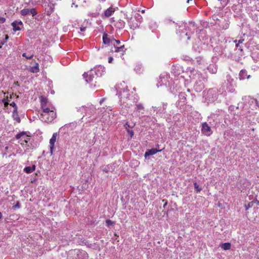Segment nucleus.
Wrapping results in <instances>:
<instances>
[{"label":"nucleus","instance_id":"obj_1","mask_svg":"<svg viewBox=\"0 0 259 259\" xmlns=\"http://www.w3.org/2000/svg\"><path fill=\"white\" fill-rule=\"evenodd\" d=\"M39 118L43 122L50 123L56 118V113L53 110L50 109H44V111H42Z\"/></svg>","mask_w":259,"mask_h":259},{"label":"nucleus","instance_id":"obj_2","mask_svg":"<svg viewBox=\"0 0 259 259\" xmlns=\"http://www.w3.org/2000/svg\"><path fill=\"white\" fill-rule=\"evenodd\" d=\"M79 110L80 111H84L85 115L89 117L91 116L92 115H94L96 113V109L93 105H91L89 107L82 106L80 107Z\"/></svg>","mask_w":259,"mask_h":259},{"label":"nucleus","instance_id":"obj_3","mask_svg":"<svg viewBox=\"0 0 259 259\" xmlns=\"http://www.w3.org/2000/svg\"><path fill=\"white\" fill-rule=\"evenodd\" d=\"M97 75L95 71L93 70H90L88 73H84L83 74V77L85 79V81L87 82L90 83L94 80L96 78Z\"/></svg>","mask_w":259,"mask_h":259},{"label":"nucleus","instance_id":"obj_4","mask_svg":"<svg viewBox=\"0 0 259 259\" xmlns=\"http://www.w3.org/2000/svg\"><path fill=\"white\" fill-rule=\"evenodd\" d=\"M113 41H115L117 44L116 45L114 44V48L115 50L112 51H114L115 52H121V54L123 55V52L125 51L124 49V45H120V41L119 40H116L113 38Z\"/></svg>","mask_w":259,"mask_h":259},{"label":"nucleus","instance_id":"obj_5","mask_svg":"<svg viewBox=\"0 0 259 259\" xmlns=\"http://www.w3.org/2000/svg\"><path fill=\"white\" fill-rule=\"evenodd\" d=\"M201 132L205 136H209L212 134L210 127L206 122L202 124Z\"/></svg>","mask_w":259,"mask_h":259},{"label":"nucleus","instance_id":"obj_6","mask_svg":"<svg viewBox=\"0 0 259 259\" xmlns=\"http://www.w3.org/2000/svg\"><path fill=\"white\" fill-rule=\"evenodd\" d=\"M57 136V133H54L53 134V136H52L51 139L50 140V153H51V155L53 154V150L54 148L55 143L56 141Z\"/></svg>","mask_w":259,"mask_h":259},{"label":"nucleus","instance_id":"obj_7","mask_svg":"<svg viewBox=\"0 0 259 259\" xmlns=\"http://www.w3.org/2000/svg\"><path fill=\"white\" fill-rule=\"evenodd\" d=\"M239 78L240 80H243L245 78L249 79L250 75L247 74V71L245 69H242L239 72Z\"/></svg>","mask_w":259,"mask_h":259},{"label":"nucleus","instance_id":"obj_8","mask_svg":"<svg viewBox=\"0 0 259 259\" xmlns=\"http://www.w3.org/2000/svg\"><path fill=\"white\" fill-rule=\"evenodd\" d=\"M161 151V150H157V149H154V148L149 149V150H148L145 153L144 156L145 158H146L147 156H149L150 155H153L156 154L157 152H160Z\"/></svg>","mask_w":259,"mask_h":259},{"label":"nucleus","instance_id":"obj_9","mask_svg":"<svg viewBox=\"0 0 259 259\" xmlns=\"http://www.w3.org/2000/svg\"><path fill=\"white\" fill-rule=\"evenodd\" d=\"M21 137H24V142L25 143H27L28 142L27 140L26 139H29V137L28 136H27V135H26V133L25 132H21L20 133H19V134H17L16 136V138L17 139H19L21 138Z\"/></svg>","mask_w":259,"mask_h":259},{"label":"nucleus","instance_id":"obj_10","mask_svg":"<svg viewBox=\"0 0 259 259\" xmlns=\"http://www.w3.org/2000/svg\"><path fill=\"white\" fill-rule=\"evenodd\" d=\"M115 12V9L112 7H110L104 12V16L108 18L112 15Z\"/></svg>","mask_w":259,"mask_h":259},{"label":"nucleus","instance_id":"obj_11","mask_svg":"<svg viewBox=\"0 0 259 259\" xmlns=\"http://www.w3.org/2000/svg\"><path fill=\"white\" fill-rule=\"evenodd\" d=\"M108 35L107 33H104L103 35V41L104 44H109L110 42L112 44V41H113V39H110L108 38Z\"/></svg>","mask_w":259,"mask_h":259},{"label":"nucleus","instance_id":"obj_12","mask_svg":"<svg viewBox=\"0 0 259 259\" xmlns=\"http://www.w3.org/2000/svg\"><path fill=\"white\" fill-rule=\"evenodd\" d=\"M195 89L196 91H201L204 88V84L203 82H197L194 86Z\"/></svg>","mask_w":259,"mask_h":259},{"label":"nucleus","instance_id":"obj_13","mask_svg":"<svg viewBox=\"0 0 259 259\" xmlns=\"http://www.w3.org/2000/svg\"><path fill=\"white\" fill-rule=\"evenodd\" d=\"M186 94L184 92H181L180 93L179 95L180 102L184 104L185 101H186Z\"/></svg>","mask_w":259,"mask_h":259},{"label":"nucleus","instance_id":"obj_14","mask_svg":"<svg viewBox=\"0 0 259 259\" xmlns=\"http://www.w3.org/2000/svg\"><path fill=\"white\" fill-rule=\"evenodd\" d=\"M39 71V65L37 63H36L35 65L33 67H31L29 71L33 73H37Z\"/></svg>","mask_w":259,"mask_h":259},{"label":"nucleus","instance_id":"obj_15","mask_svg":"<svg viewBox=\"0 0 259 259\" xmlns=\"http://www.w3.org/2000/svg\"><path fill=\"white\" fill-rule=\"evenodd\" d=\"M48 7L49 8V10L47 11V15H50L54 11V5L52 3H50L48 4Z\"/></svg>","mask_w":259,"mask_h":259},{"label":"nucleus","instance_id":"obj_16","mask_svg":"<svg viewBox=\"0 0 259 259\" xmlns=\"http://www.w3.org/2000/svg\"><path fill=\"white\" fill-rule=\"evenodd\" d=\"M221 246L224 250H229L231 248V245L230 243L227 242L222 244Z\"/></svg>","mask_w":259,"mask_h":259},{"label":"nucleus","instance_id":"obj_17","mask_svg":"<svg viewBox=\"0 0 259 259\" xmlns=\"http://www.w3.org/2000/svg\"><path fill=\"white\" fill-rule=\"evenodd\" d=\"M128 95V93L124 89H123L122 92L121 91H120V95L121 98H127Z\"/></svg>","mask_w":259,"mask_h":259},{"label":"nucleus","instance_id":"obj_18","mask_svg":"<svg viewBox=\"0 0 259 259\" xmlns=\"http://www.w3.org/2000/svg\"><path fill=\"white\" fill-rule=\"evenodd\" d=\"M12 25L13 27V29L14 31H16L20 30V28L17 26V21H15L14 22H13L12 23Z\"/></svg>","mask_w":259,"mask_h":259},{"label":"nucleus","instance_id":"obj_19","mask_svg":"<svg viewBox=\"0 0 259 259\" xmlns=\"http://www.w3.org/2000/svg\"><path fill=\"white\" fill-rule=\"evenodd\" d=\"M12 116L15 120H16L17 122H20L21 119L18 115V113H13Z\"/></svg>","mask_w":259,"mask_h":259},{"label":"nucleus","instance_id":"obj_20","mask_svg":"<svg viewBox=\"0 0 259 259\" xmlns=\"http://www.w3.org/2000/svg\"><path fill=\"white\" fill-rule=\"evenodd\" d=\"M21 14L23 16H26L29 14L28 9H24L21 11Z\"/></svg>","mask_w":259,"mask_h":259},{"label":"nucleus","instance_id":"obj_21","mask_svg":"<svg viewBox=\"0 0 259 259\" xmlns=\"http://www.w3.org/2000/svg\"><path fill=\"white\" fill-rule=\"evenodd\" d=\"M194 186L197 192H199L202 190V188L199 187L198 184L196 182L194 183Z\"/></svg>","mask_w":259,"mask_h":259},{"label":"nucleus","instance_id":"obj_22","mask_svg":"<svg viewBox=\"0 0 259 259\" xmlns=\"http://www.w3.org/2000/svg\"><path fill=\"white\" fill-rule=\"evenodd\" d=\"M8 97H6V98H5L4 99H3L2 100V102L4 103V106L5 107H8V105L9 104V99H8Z\"/></svg>","mask_w":259,"mask_h":259},{"label":"nucleus","instance_id":"obj_23","mask_svg":"<svg viewBox=\"0 0 259 259\" xmlns=\"http://www.w3.org/2000/svg\"><path fill=\"white\" fill-rule=\"evenodd\" d=\"M40 104H47L48 103V99L45 97L41 96L40 97Z\"/></svg>","mask_w":259,"mask_h":259},{"label":"nucleus","instance_id":"obj_24","mask_svg":"<svg viewBox=\"0 0 259 259\" xmlns=\"http://www.w3.org/2000/svg\"><path fill=\"white\" fill-rule=\"evenodd\" d=\"M24 171H25L27 174H30L33 172L31 169L30 166L25 167L24 169Z\"/></svg>","mask_w":259,"mask_h":259},{"label":"nucleus","instance_id":"obj_25","mask_svg":"<svg viewBox=\"0 0 259 259\" xmlns=\"http://www.w3.org/2000/svg\"><path fill=\"white\" fill-rule=\"evenodd\" d=\"M136 107L137 110L139 112L144 109V107L141 104L136 105Z\"/></svg>","mask_w":259,"mask_h":259},{"label":"nucleus","instance_id":"obj_26","mask_svg":"<svg viewBox=\"0 0 259 259\" xmlns=\"http://www.w3.org/2000/svg\"><path fill=\"white\" fill-rule=\"evenodd\" d=\"M244 41V39H240L238 41L237 40H234V42L236 43V47H239V45L240 44H242Z\"/></svg>","mask_w":259,"mask_h":259},{"label":"nucleus","instance_id":"obj_27","mask_svg":"<svg viewBox=\"0 0 259 259\" xmlns=\"http://www.w3.org/2000/svg\"><path fill=\"white\" fill-rule=\"evenodd\" d=\"M29 14H32V15L33 16H35L37 14V12H36L35 9L34 8L29 9Z\"/></svg>","mask_w":259,"mask_h":259},{"label":"nucleus","instance_id":"obj_28","mask_svg":"<svg viewBox=\"0 0 259 259\" xmlns=\"http://www.w3.org/2000/svg\"><path fill=\"white\" fill-rule=\"evenodd\" d=\"M135 124H133V125H130L128 122H126L125 124H124V127L125 128H126V130H127V129H128V128H133L134 126H135Z\"/></svg>","mask_w":259,"mask_h":259},{"label":"nucleus","instance_id":"obj_29","mask_svg":"<svg viewBox=\"0 0 259 259\" xmlns=\"http://www.w3.org/2000/svg\"><path fill=\"white\" fill-rule=\"evenodd\" d=\"M22 56L26 58L27 59H31L32 58L33 55H31L30 56H27L26 53H24L22 54Z\"/></svg>","mask_w":259,"mask_h":259},{"label":"nucleus","instance_id":"obj_30","mask_svg":"<svg viewBox=\"0 0 259 259\" xmlns=\"http://www.w3.org/2000/svg\"><path fill=\"white\" fill-rule=\"evenodd\" d=\"M106 223L108 226H111L114 224L113 222L110 220H107L106 221Z\"/></svg>","mask_w":259,"mask_h":259},{"label":"nucleus","instance_id":"obj_31","mask_svg":"<svg viewBox=\"0 0 259 259\" xmlns=\"http://www.w3.org/2000/svg\"><path fill=\"white\" fill-rule=\"evenodd\" d=\"M40 105H41V109L42 110V111H44V109H50L49 108L47 107V104H40Z\"/></svg>","mask_w":259,"mask_h":259},{"label":"nucleus","instance_id":"obj_32","mask_svg":"<svg viewBox=\"0 0 259 259\" xmlns=\"http://www.w3.org/2000/svg\"><path fill=\"white\" fill-rule=\"evenodd\" d=\"M13 208H20V204L19 201H17L16 204L13 206Z\"/></svg>","mask_w":259,"mask_h":259},{"label":"nucleus","instance_id":"obj_33","mask_svg":"<svg viewBox=\"0 0 259 259\" xmlns=\"http://www.w3.org/2000/svg\"><path fill=\"white\" fill-rule=\"evenodd\" d=\"M253 201L250 202L248 203V204L245 205L246 209H248L249 208L252 206Z\"/></svg>","mask_w":259,"mask_h":259},{"label":"nucleus","instance_id":"obj_34","mask_svg":"<svg viewBox=\"0 0 259 259\" xmlns=\"http://www.w3.org/2000/svg\"><path fill=\"white\" fill-rule=\"evenodd\" d=\"M127 133L131 135V137L132 138L134 135V132L132 130H130L129 129H127Z\"/></svg>","mask_w":259,"mask_h":259},{"label":"nucleus","instance_id":"obj_35","mask_svg":"<svg viewBox=\"0 0 259 259\" xmlns=\"http://www.w3.org/2000/svg\"><path fill=\"white\" fill-rule=\"evenodd\" d=\"M9 36L8 35H7V34L5 35V39L1 42H4V45L7 41V40L9 39Z\"/></svg>","mask_w":259,"mask_h":259},{"label":"nucleus","instance_id":"obj_36","mask_svg":"<svg viewBox=\"0 0 259 259\" xmlns=\"http://www.w3.org/2000/svg\"><path fill=\"white\" fill-rule=\"evenodd\" d=\"M6 19L4 17H0V23H3L5 22Z\"/></svg>","mask_w":259,"mask_h":259},{"label":"nucleus","instance_id":"obj_37","mask_svg":"<svg viewBox=\"0 0 259 259\" xmlns=\"http://www.w3.org/2000/svg\"><path fill=\"white\" fill-rule=\"evenodd\" d=\"M10 106H12L14 108H16L17 107L16 103L14 102H13L11 104H10Z\"/></svg>","mask_w":259,"mask_h":259},{"label":"nucleus","instance_id":"obj_38","mask_svg":"<svg viewBox=\"0 0 259 259\" xmlns=\"http://www.w3.org/2000/svg\"><path fill=\"white\" fill-rule=\"evenodd\" d=\"M162 202H164V203L163 204V207L165 208L166 207V206L167 205V200H166L165 199H163L162 200Z\"/></svg>","mask_w":259,"mask_h":259},{"label":"nucleus","instance_id":"obj_39","mask_svg":"<svg viewBox=\"0 0 259 259\" xmlns=\"http://www.w3.org/2000/svg\"><path fill=\"white\" fill-rule=\"evenodd\" d=\"M113 60V59L112 57H110L108 58V62L109 63H111Z\"/></svg>","mask_w":259,"mask_h":259},{"label":"nucleus","instance_id":"obj_40","mask_svg":"<svg viewBox=\"0 0 259 259\" xmlns=\"http://www.w3.org/2000/svg\"><path fill=\"white\" fill-rule=\"evenodd\" d=\"M30 167L32 171H33L35 170L36 166L35 165H33L32 166H30Z\"/></svg>","mask_w":259,"mask_h":259},{"label":"nucleus","instance_id":"obj_41","mask_svg":"<svg viewBox=\"0 0 259 259\" xmlns=\"http://www.w3.org/2000/svg\"><path fill=\"white\" fill-rule=\"evenodd\" d=\"M17 109H18L17 107H16V108H14L13 113H18Z\"/></svg>","mask_w":259,"mask_h":259},{"label":"nucleus","instance_id":"obj_42","mask_svg":"<svg viewBox=\"0 0 259 259\" xmlns=\"http://www.w3.org/2000/svg\"><path fill=\"white\" fill-rule=\"evenodd\" d=\"M85 29H86L85 27H80V30L81 31H83L85 30Z\"/></svg>","mask_w":259,"mask_h":259},{"label":"nucleus","instance_id":"obj_43","mask_svg":"<svg viewBox=\"0 0 259 259\" xmlns=\"http://www.w3.org/2000/svg\"><path fill=\"white\" fill-rule=\"evenodd\" d=\"M166 106H167V103H165V104L163 103V108L164 110L166 109Z\"/></svg>","mask_w":259,"mask_h":259},{"label":"nucleus","instance_id":"obj_44","mask_svg":"<svg viewBox=\"0 0 259 259\" xmlns=\"http://www.w3.org/2000/svg\"><path fill=\"white\" fill-rule=\"evenodd\" d=\"M238 50L240 51V52H242L243 51V48L242 47H240L239 46V47H238Z\"/></svg>","mask_w":259,"mask_h":259},{"label":"nucleus","instance_id":"obj_45","mask_svg":"<svg viewBox=\"0 0 259 259\" xmlns=\"http://www.w3.org/2000/svg\"><path fill=\"white\" fill-rule=\"evenodd\" d=\"M23 23L22 22L20 21H17V25H22Z\"/></svg>","mask_w":259,"mask_h":259},{"label":"nucleus","instance_id":"obj_46","mask_svg":"<svg viewBox=\"0 0 259 259\" xmlns=\"http://www.w3.org/2000/svg\"><path fill=\"white\" fill-rule=\"evenodd\" d=\"M4 45V42L0 43V49L2 48V46Z\"/></svg>","mask_w":259,"mask_h":259},{"label":"nucleus","instance_id":"obj_47","mask_svg":"<svg viewBox=\"0 0 259 259\" xmlns=\"http://www.w3.org/2000/svg\"><path fill=\"white\" fill-rule=\"evenodd\" d=\"M104 100V99H101V100L100 101V104H101L102 103V102H103Z\"/></svg>","mask_w":259,"mask_h":259},{"label":"nucleus","instance_id":"obj_48","mask_svg":"<svg viewBox=\"0 0 259 259\" xmlns=\"http://www.w3.org/2000/svg\"><path fill=\"white\" fill-rule=\"evenodd\" d=\"M2 213L0 212V219L2 218Z\"/></svg>","mask_w":259,"mask_h":259},{"label":"nucleus","instance_id":"obj_49","mask_svg":"<svg viewBox=\"0 0 259 259\" xmlns=\"http://www.w3.org/2000/svg\"><path fill=\"white\" fill-rule=\"evenodd\" d=\"M255 102H256V104L258 106H259L258 105V101H257V100H255Z\"/></svg>","mask_w":259,"mask_h":259},{"label":"nucleus","instance_id":"obj_50","mask_svg":"<svg viewBox=\"0 0 259 259\" xmlns=\"http://www.w3.org/2000/svg\"><path fill=\"white\" fill-rule=\"evenodd\" d=\"M202 79H203V81H205V79L204 78H202Z\"/></svg>","mask_w":259,"mask_h":259},{"label":"nucleus","instance_id":"obj_51","mask_svg":"<svg viewBox=\"0 0 259 259\" xmlns=\"http://www.w3.org/2000/svg\"><path fill=\"white\" fill-rule=\"evenodd\" d=\"M8 147H6L5 148L6 150H7V149H8Z\"/></svg>","mask_w":259,"mask_h":259},{"label":"nucleus","instance_id":"obj_52","mask_svg":"<svg viewBox=\"0 0 259 259\" xmlns=\"http://www.w3.org/2000/svg\"><path fill=\"white\" fill-rule=\"evenodd\" d=\"M187 91H188V92H189L190 91V89H188V90H187Z\"/></svg>","mask_w":259,"mask_h":259},{"label":"nucleus","instance_id":"obj_53","mask_svg":"<svg viewBox=\"0 0 259 259\" xmlns=\"http://www.w3.org/2000/svg\"><path fill=\"white\" fill-rule=\"evenodd\" d=\"M142 13H144V10H143V11H142Z\"/></svg>","mask_w":259,"mask_h":259}]
</instances>
